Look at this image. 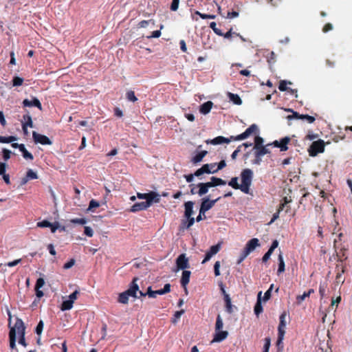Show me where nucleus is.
I'll use <instances>...</instances> for the list:
<instances>
[{
  "mask_svg": "<svg viewBox=\"0 0 352 352\" xmlns=\"http://www.w3.org/2000/svg\"><path fill=\"white\" fill-rule=\"evenodd\" d=\"M290 140L289 137H285L279 141V148L281 151H286L288 149L287 144Z\"/></svg>",
  "mask_w": 352,
  "mask_h": 352,
  "instance_id": "obj_30",
  "label": "nucleus"
},
{
  "mask_svg": "<svg viewBox=\"0 0 352 352\" xmlns=\"http://www.w3.org/2000/svg\"><path fill=\"white\" fill-rule=\"evenodd\" d=\"M9 338H10V346L11 349H14L16 347V333H15V327H11L9 332Z\"/></svg>",
  "mask_w": 352,
  "mask_h": 352,
  "instance_id": "obj_29",
  "label": "nucleus"
},
{
  "mask_svg": "<svg viewBox=\"0 0 352 352\" xmlns=\"http://www.w3.org/2000/svg\"><path fill=\"white\" fill-rule=\"evenodd\" d=\"M44 284H45V281H44L43 278H38L36 280V283L35 289H39V288L42 287Z\"/></svg>",
  "mask_w": 352,
  "mask_h": 352,
  "instance_id": "obj_62",
  "label": "nucleus"
},
{
  "mask_svg": "<svg viewBox=\"0 0 352 352\" xmlns=\"http://www.w3.org/2000/svg\"><path fill=\"white\" fill-rule=\"evenodd\" d=\"M147 294L149 298H156L157 295H163L165 294L163 292V289H158L155 291H153L151 287H148L147 288Z\"/></svg>",
  "mask_w": 352,
  "mask_h": 352,
  "instance_id": "obj_33",
  "label": "nucleus"
},
{
  "mask_svg": "<svg viewBox=\"0 0 352 352\" xmlns=\"http://www.w3.org/2000/svg\"><path fill=\"white\" fill-rule=\"evenodd\" d=\"M274 288V285L272 284L270 288L265 292V302L271 298L272 291Z\"/></svg>",
  "mask_w": 352,
  "mask_h": 352,
  "instance_id": "obj_61",
  "label": "nucleus"
},
{
  "mask_svg": "<svg viewBox=\"0 0 352 352\" xmlns=\"http://www.w3.org/2000/svg\"><path fill=\"white\" fill-rule=\"evenodd\" d=\"M287 84H289L291 85L292 82H287L285 80H281L279 83V86H278V89H280V91H287L289 87H287Z\"/></svg>",
  "mask_w": 352,
  "mask_h": 352,
  "instance_id": "obj_46",
  "label": "nucleus"
},
{
  "mask_svg": "<svg viewBox=\"0 0 352 352\" xmlns=\"http://www.w3.org/2000/svg\"><path fill=\"white\" fill-rule=\"evenodd\" d=\"M258 130L257 126L256 124H252L250 127H248L243 133L236 135V136H231L230 138H227L223 136H218L210 141V143L214 145L221 144L223 143H230L231 140H241L246 139L252 133H256Z\"/></svg>",
  "mask_w": 352,
  "mask_h": 352,
  "instance_id": "obj_2",
  "label": "nucleus"
},
{
  "mask_svg": "<svg viewBox=\"0 0 352 352\" xmlns=\"http://www.w3.org/2000/svg\"><path fill=\"white\" fill-rule=\"evenodd\" d=\"M287 111H290L292 113V115H289L287 116V118L288 120H292V119H302V114H300L299 113L296 112V111H294V110L291 109H287Z\"/></svg>",
  "mask_w": 352,
  "mask_h": 352,
  "instance_id": "obj_40",
  "label": "nucleus"
},
{
  "mask_svg": "<svg viewBox=\"0 0 352 352\" xmlns=\"http://www.w3.org/2000/svg\"><path fill=\"white\" fill-rule=\"evenodd\" d=\"M23 106L25 107H36L39 110H42L41 103L39 101V100L37 99L36 98H33L32 100H30L28 99L23 100Z\"/></svg>",
  "mask_w": 352,
  "mask_h": 352,
  "instance_id": "obj_18",
  "label": "nucleus"
},
{
  "mask_svg": "<svg viewBox=\"0 0 352 352\" xmlns=\"http://www.w3.org/2000/svg\"><path fill=\"white\" fill-rule=\"evenodd\" d=\"M324 151V142L322 140L314 141L311 144L309 148V153L310 156H316L318 153H322Z\"/></svg>",
  "mask_w": 352,
  "mask_h": 352,
  "instance_id": "obj_8",
  "label": "nucleus"
},
{
  "mask_svg": "<svg viewBox=\"0 0 352 352\" xmlns=\"http://www.w3.org/2000/svg\"><path fill=\"white\" fill-rule=\"evenodd\" d=\"M336 243H337V240L335 239L334 240V248L336 249V256L338 257V261L340 262L341 264H343L342 263L343 261L347 258V256H346V249H345L344 248H342L339 251H338L337 247H336Z\"/></svg>",
  "mask_w": 352,
  "mask_h": 352,
  "instance_id": "obj_19",
  "label": "nucleus"
},
{
  "mask_svg": "<svg viewBox=\"0 0 352 352\" xmlns=\"http://www.w3.org/2000/svg\"><path fill=\"white\" fill-rule=\"evenodd\" d=\"M278 268L277 272L279 274L285 271V262L281 254L278 255Z\"/></svg>",
  "mask_w": 352,
  "mask_h": 352,
  "instance_id": "obj_38",
  "label": "nucleus"
},
{
  "mask_svg": "<svg viewBox=\"0 0 352 352\" xmlns=\"http://www.w3.org/2000/svg\"><path fill=\"white\" fill-rule=\"evenodd\" d=\"M208 183L209 184L210 188L226 184V182L225 180L216 177H210V181L208 182Z\"/></svg>",
  "mask_w": 352,
  "mask_h": 352,
  "instance_id": "obj_26",
  "label": "nucleus"
},
{
  "mask_svg": "<svg viewBox=\"0 0 352 352\" xmlns=\"http://www.w3.org/2000/svg\"><path fill=\"white\" fill-rule=\"evenodd\" d=\"M190 274L191 272L190 271L183 270L180 283L182 287H184L185 290H187L186 286L190 282Z\"/></svg>",
  "mask_w": 352,
  "mask_h": 352,
  "instance_id": "obj_23",
  "label": "nucleus"
},
{
  "mask_svg": "<svg viewBox=\"0 0 352 352\" xmlns=\"http://www.w3.org/2000/svg\"><path fill=\"white\" fill-rule=\"evenodd\" d=\"M229 99L235 104L240 105L242 104V100L239 95L229 93L228 94Z\"/></svg>",
  "mask_w": 352,
  "mask_h": 352,
  "instance_id": "obj_35",
  "label": "nucleus"
},
{
  "mask_svg": "<svg viewBox=\"0 0 352 352\" xmlns=\"http://www.w3.org/2000/svg\"><path fill=\"white\" fill-rule=\"evenodd\" d=\"M32 137L35 143H39L43 145H51L52 142L46 135L33 131Z\"/></svg>",
  "mask_w": 352,
  "mask_h": 352,
  "instance_id": "obj_13",
  "label": "nucleus"
},
{
  "mask_svg": "<svg viewBox=\"0 0 352 352\" xmlns=\"http://www.w3.org/2000/svg\"><path fill=\"white\" fill-rule=\"evenodd\" d=\"M328 283L327 280H324V281H320V285H319V294L320 296V298H322L325 296V292L326 289L327 288Z\"/></svg>",
  "mask_w": 352,
  "mask_h": 352,
  "instance_id": "obj_34",
  "label": "nucleus"
},
{
  "mask_svg": "<svg viewBox=\"0 0 352 352\" xmlns=\"http://www.w3.org/2000/svg\"><path fill=\"white\" fill-rule=\"evenodd\" d=\"M52 226V223L48 221L47 220H43L42 221L37 223V226L39 228H50Z\"/></svg>",
  "mask_w": 352,
  "mask_h": 352,
  "instance_id": "obj_50",
  "label": "nucleus"
},
{
  "mask_svg": "<svg viewBox=\"0 0 352 352\" xmlns=\"http://www.w3.org/2000/svg\"><path fill=\"white\" fill-rule=\"evenodd\" d=\"M27 179H37V175L32 170L30 169L28 170L26 174Z\"/></svg>",
  "mask_w": 352,
  "mask_h": 352,
  "instance_id": "obj_49",
  "label": "nucleus"
},
{
  "mask_svg": "<svg viewBox=\"0 0 352 352\" xmlns=\"http://www.w3.org/2000/svg\"><path fill=\"white\" fill-rule=\"evenodd\" d=\"M23 82V78L15 76L12 79V85L13 86H21Z\"/></svg>",
  "mask_w": 352,
  "mask_h": 352,
  "instance_id": "obj_47",
  "label": "nucleus"
},
{
  "mask_svg": "<svg viewBox=\"0 0 352 352\" xmlns=\"http://www.w3.org/2000/svg\"><path fill=\"white\" fill-rule=\"evenodd\" d=\"M73 302L70 300H64L61 305V310H69L73 307Z\"/></svg>",
  "mask_w": 352,
  "mask_h": 352,
  "instance_id": "obj_39",
  "label": "nucleus"
},
{
  "mask_svg": "<svg viewBox=\"0 0 352 352\" xmlns=\"http://www.w3.org/2000/svg\"><path fill=\"white\" fill-rule=\"evenodd\" d=\"M126 98L128 100L135 102L138 100V98L135 95V92L132 90L128 91L126 93Z\"/></svg>",
  "mask_w": 352,
  "mask_h": 352,
  "instance_id": "obj_43",
  "label": "nucleus"
},
{
  "mask_svg": "<svg viewBox=\"0 0 352 352\" xmlns=\"http://www.w3.org/2000/svg\"><path fill=\"white\" fill-rule=\"evenodd\" d=\"M137 197L141 199H146V201H148L150 204L159 203L160 201V195L154 191H151L148 193L138 192Z\"/></svg>",
  "mask_w": 352,
  "mask_h": 352,
  "instance_id": "obj_10",
  "label": "nucleus"
},
{
  "mask_svg": "<svg viewBox=\"0 0 352 352\" xmlns=\"http://www.w3.org/2000/svg\"><path fill=\"white\" fill-rule=\"evenodd\" d=\"M177 270H185L190 267L188 258L186 256L185 254H181L176 259Z\"/></svg>",
  "mask_w": 352,
  "mask_h": 352,
  "instance_id": "obj_11",
  "label": "nucleus"
},
{
  "mask_svg": "<svg viewBox=\"0 0 352 352\" xmlns=\"http://www.w3.org/2000/svg\"><path fill=\"white\" fill-rule=\"evenodd\" d=\"M219 267H220V262L216 261L214 263V275L216 276H218L220 275Z\"/></svg>",
  "mask_w": 352,
  "mask_h": 352,
  "instance_id": "obj_59",
  "label": "nucleus"
},
{
  "mask_svg": "<svg viewBox=\"0 0 352 352\" xmlns=\"http://www.w3.org/2000/svg\"><path fill=\"white\" fill-rule=\"evenodd\" d=\"M221 197H218L217 198H216L214 199L210 200L208 196L204 197L201 199V206H200L201 213L203 214V215H204V214L208 210L211 209L214 206V204L219 200L221 199Z\"/></svg>",
  "mask_w": 352,
  "mask_h": 352,
  "instance_id": "obj_7",
  "label": "nucleus"
},
{
  "mask_svg": "<svg viewBox=\"0 0 352 352\" xmlns=\"http://www.w3.org/2000/svg\"><path fill=\"white\" fill-rule=\"evenodd\" d=\"M16 138L15 136H1L0 135V142L1 143H11L16 140Z\"/></svg>",
  "mask_w": 352,
  "mask_h": 352,
  "instance_id": "obj_41",
  "label": "nucleus"
},
{
  "mask_svg": "<svg viewBox=\"0 0 352 352\" xmlns=\"http://www.w3.org/2000/svg\"><path fill=\"white\" fill-rule=\"evenodd\" d=\"M336 280L337 283H343L344 282V280H341V277L342 274L345 272L346 265L344 264H337L336 265Z\"/></svg>",
  "mask_w": 352,
  "mask_h": 352,
  "instance_id": "obj_20",
  "label": "nucleus"
},
{
  "mask_svg": "<svg viewBox=\"0 0 352 352\" xmlns=\"http://www.w3.org/2000/svg\"><path fill=\"white\" fill-rule=\"evenodd\" d=\"M213 106V102L211 101H207L202 104L199 107V111L202 114H208Z\"/></svg>",
  "mask_w": 352,
  "mask_h": 352,
  "instance_id": "obj_27",
  "label": "nucleus"
},
{
  "mask_svg": "<svg viewBox=\"0 0 352 352\" xmlns=\"http://www.w3.org/2000/svg\"><path fill=\"white\" fill-rule=\"evenodd\" d=\"M264 300V297H262V291L258 293L257 301L254 308L255 315L258 317L259 314L263 311L262 301Z\"/></svg>",
  "mask_w": 352,
  "mask_h": 352,
  "instance_id": "obj_17",
  "label": "nucleus"
},
{
  "mask_svg": "<svg viewBox=\"0 0 352 352\" xmlns=\"http://www.w3.org/2000/svg\"><path fill=\"white\" fill-rule=\"evenodd\" d=\"M22 125L25 126L33 127V122L32 120V117L29 113L23 115V116Z\"/></svg>",
  "mask_w": 352,
  "mask_h": 352,
  "instance_id": "obj_32",
  "label": "nucleus"
},
{
  "mask_svg": "<svg viewBox=\"0 0 352 352\" xmlns=\"http://www.w3.org/2000/svg\"><path fill=\"white\" fill-rule=\"evenodd\" d=\"M3 153V158L5 161L8 160L10 158L11 151L6 148H3L2 151Z\"/></svg>",
  "mask_w": 352,
  "mask_h": 352,
  "instance_id": "obj_53",
  "label": "nucleus"
},
{
  "mask_svg": "<svg viewBox=\"0 0 352 352\" xmlns=\"http://www.w3.org/2000/svg\"><path fill=\"white\" fill-rule=\"evenodd\" d=\"M253 177V173L249 168H245L241 173V184L238 183V177H232L228 182V185L236 190H241L244 193H249Z\"/></svg>",
  "mask_w": 352,
  "mask_h": 352,
  "instance_id": "obj_1",
  "label": "nucleus"
},
{
  "mask_svg": "<svg viewBox=\"0 0 352 352\" xmlns=\"http://www.w3.org/2000/svg\"><path fill=\"white\" fill-rule=\"evenodd\" d=\"M223 323L222 318L220 315H218L216 320V324H215V331L221 330L223 328Z\"/></svg>",
  "mask_w": 352,
  "mask_h": 352,
  "instance_id": "obj_44",
  "label": "nucleus"
},
{
  "mask_svg": "<svg viewBox=\"0 0 352 352\" xmlns=\"http://www.w3.org/2000/svg\"><path fill=\"white\" fill-rule=\"evenodd\" d=\"M210 28L214 31L215 34H217L219 36H223V34L221 32V30L217 28V24L215 22H211L210 23Z\"/></svg>",
  "mask_w": 352,
  "mask_h": 352,
  "instance_id": "obj_45",
  "label": "nucleus"
},
{
  "mask_svg": "<svg viewBox=\"0 0 352 352\" xmlns=\"http://www.w3.org/2000/svg\"><path fill=\"white\" fill-rule=\"evenodd\" d=\"M302 120H306L309 123H313L316 119L314 116L309 115H302Z\"/></svg>",
  "mask_w": 352,
  "mask_h": 352,
  "instance_id": "obj_58",
  "label": "nucleus"
},
{
  "mask_svg": "<svg viewBox=\"0 0 352 352\" xmlns=\"http://www.w3.org/2000/svg\"><path fill=\"white\" fill-rule=\"evenodd\" d=\"M78 294L79 292L78 290L74 291L69 296V300H72L74 302V301L77 298Z\"/></svg>",
  "mask_w": 352,
  "mask_h": 352,
  "instance_id": "obj_64",
  "label": "nucleus"
},
{
  "mask_svg": "<svg viewBox=\"0 0 352 352\" xmlns=\"http://www.w3.org/2000/svg\"><path fill=\"white\" fill-rule=\"evenodd\" d=\"M263 139L261 137L255 138V145L252 149V154L254 158L252 160L253 164H260L262 162V157L264 156V146L263 145Z\"/></svg>",
  "mask_w": 352,
  "mask_h": 352,
  "instance_id": "obj_3",
  "label": "nucleus"
},
{
  "mask_svg": "<svg viewBox=\"0 0 352 352\" xmlns=\"http://www.w3.org/2000/svg\"><path fill=\"white\" fill-rule=\"evenodd\" d=\"M138 279V278H134L130 284L129 288L125 291L128 296L133 298H139L137 295L139 289V286L136 283Z\"/></svg>",
  "mask_w": 352,
  "mask_h": 352,
  "instance_id": "obj_14",
  "label": "nucleus"
},
{
  "mask_svg": "<svg viewBox=\"0 0 352 352\" xmlns=\"http://www.w3.org/2000/svg\"><path fill=\"white\" fill-rule=\"evenodd\" d=\"M43 322L42 320H40L39 322L38 323L36 327V333L38 334V335H41L42 331H43Z\"/></svg>",
  "mask_w": 352,
  "mask_h": 352,
  "instance_id": "obj_54",
  "label": "nucleus"
},
{
  "mask_svg": "<svg viewBox=\"0 0 352 352\" xmlns=\"http://www.w3.org/2000/svg\"><path fill=\"white\" fill-rule=\"evenodd\" d=\"M71 222L73 223L84 225L87 223V220L85 218H76V219H72Z\"/></svg>",
  "mask_w": 352,
  "mask_h": 352,
  "instance_id": "obj_52",
  "label": "nucleus"
},
{
  "mask_svg": "<svg viewBox=\"0 0 352 352\" xmlns=\"http://www.w3.org/2000/svg\"><path fill=\"white\" fill-rule=\"evenodd\" d=\"M280 322L278 327V338L276 340V346L278 352H281L283 349V339L285 333L286 328V314L283 313L279 318Z\"/></svg>",
  "mask_w": 352,
  "mask_h": 352,
  "instance_id": "obj_4",
  "label": "nucleus"
},
{
  "mask_svg": "<svg viewBox=\"0 0 352 352\" xmlns=\"http://www.w3.org/2000/svg\"><path fill=\"white\" fill-rule=\"evenodd\" d=\"M194 217L186 218L185 219H182L181 224L179 226V230H188L195 223Z\"/></svg>",
  "mask_w": 352,
  "mask_h": 352,
  "instance_id": "obj_21",
  "label": "nucleus"
},
{
  "mask_svg": "<svg viewBox=\"0 0 352 352\" xmlns=\"http://www.w3.org/2000/svg\"><path fill=\"white\" fill-rule=\"evenodd\" d=\"M278 241L277 240H274L268 251L265 253V261L269 258L274 249H276L278 247Z\"/></svg>",
  "mask_w": 352,
  "mask_h": 352,
  "instance_id": "obj_37",
  "label": "nucleus"
},
{
  "mask_svg": "<svg viewBox=\"0 0 352 352\" xmlns=\"http://www.w3.org/2000/svg\"><path fill=\"white\" fill-rule=\"evenodd\" d=\"M151 205H152V204H150L148 201L138 202V203L134 204L131 206V208L130 209V212H136L138 211L144 210L147 209Z\"/></svg>",
  "mask_w": 352,
  "mask_h": 352,
  "instance_id": "obj_16",
  "label": "nucleus"
},
{
  "mask_svg": "<svg viewBox=\"0 0 352 352\" xmlns=\"http://www.w3.org/2000/svg\"><path fill=\"white\" fill-rule=\"evenodd\" d=\"M331 30H333L332 24L330 23H327L324 25V27L322 28V32L324 33H327Z\"/></svg>",
  "mask_w": 352,
  "mask_h": 352,
  "instance_id": "obj_63",
  "label": "nucleus"
},
{
  "mask_svg": "<svg viewBox=\"0 0 352 352\" xmlns=\"http://www.w3.org/2000/svg\"><path fill=\"white\" fill-rule=\"evenodd\" d=\"M129 297L125 292L119 294L118 296V302L122 304H127L129 302Z\"/></svg>",
  "mask_w": 352,
  "mask_h": 352,
  "instance_id": "obj_42",
  "label": "nucleus"
},
{
  "mask_svg": "<svg viewBox=\"0 0 352 352\" xmlns=\"http://www.w3.org/2000/svg\"><path fill=\"white\" fill-rule=\"evenodd\" d=\"M19 151L22 153L23 157L25 160H32L34 159L32 154L27 151L24 144H23V146H21V148Z\"/></svg>",
  "mask_w": 352,
  "mask_h": 352,
  "instance_id": "obj_36",
  "label": "nucleus"
},
{
  "mask_svg": "<svg viewBox=\"0 0 352 352\" xmlns=\"http://www.w3.org/2000/svg\"><path fill=\"white\" fill-rule=\"evenodd\" d=\"M193 206L194 202L192 201H188L185 202L184 204V217L185 218H189L192 217V215L193 214Z\"/></svg>",
  "mask_w": 352,
  "mask_h": 352,
  "instance_id": "obj_25",
  "label": "nucleus"
},
{
  "mask_svg": "<svg viewBox=\"0 0 352 352\" xmlns=\"http://www.w3.org/2000/svg\"><path fill=\"white\" fill-rule=\"evenodd\" d=\"M221 290L224 296V300L226 302V311L231 314L232 313V306L231 303V299L228 294H226V290L224 289L223 285L221 287Z\"/></svg>",
  "mask_w": 352,
  "mask_h": 352,
  "instance_id": "obj_24",
  "label": "nucleus"
},
{
  "mask_svg": "<svg viewBox=\"0 0 352 352\" xmlns=\"http://www.w3.org/2000/svg\"><path fill=\"white\" fill-rule=\"evenodd\" d=\"M228 336V332L227 331H215V334L214 336V338L212 340V342H220L224 340Z\"/></svg>",
  "mask_w": 352,
  "mask_h": 352,
  "instance_id": "obj_22",
  "label": "nucleus"
},
{
  "mask_svg": "<svg viewBox=\"0 0 352 352\" xmlns=\"http://www.w3.org/2000/svg\"><path fill=\"white\" fill-rule=\"evenodd\" d=\"M179 0H173L170 9L172 11H176L178 9Z\"/></svg>",
  "mask_w": 352,
  "mask_h": 352,
  "instance_id": "obj_56",
  "label": "nucleus"
},
{
  "mask_svg": "<svg viewBox=\"0 0 352 352\" xmlns=\"http://www.w3.org/2000/svg\"><path fill=\"white\" fill-rule=\"evenodd\" d=\"M14 327H15V331L17 330L18 333L20 335L19 340V344L26 346L27 344L25 339V327L23 320L21 319L17 318Z\"/></svg>",
  "mask_w": 352,
  "mask_h": 352,
  "instance_id": "obj_9",
  "label": "nucleus"
},
{
  "mask_svg": "<svg viewBox=\"0 0 352 352\" xmlns=\"http://www.w3.org/2000/svg\"><path fill=\"white\" fill-rule=\"evenodd\" d=\"M84 233L89 237L93 236L94 231L92 228L89 226H85L84 228Z\"/></svg>",
  "mask_w": 352,
  "mask_h": 352,
  "instance_id": "obj_55",
  "label": "nucleus"
},
{
  "mask_svg": "<svg viewBox=\"0 0 352 352\" xmlns=\"http://www.w3.org/2000/svg\"><path fill=\"white\" fill-rule=\"evenodd\" d=\"M75 264V260L74 258L70 259L68 262L65 263L63 265L65 270H67L73 267Z\"/></svg>",
  "mask_w": 352,
  "mask_h": 352,
  "instance_id": "obj_57",
  "label": "nucleus"
},
{
  "mask_svg": "<svg viewBox=\"0 0 352 352\" xmlns=\"http://www.w3.org/2000/svg\"><path fill=\"white\" fill-rule=\"evenodd\" d=\"M260 243L258 239L254 238L250 240L246 245L244 250H243L242 253L241 254V256L238 260V263H241L247 256L248 255L254 250V249L259 246Z\"/></svg>",
  "mask_w": 352,
  "mask_h": 352,
  "instance_id": "obj_5",
  "label": "nucleus"
},
{
  "mask_svg": "<svg viewBox=\"0 0 352 352\" xmlns=\"http://www.w3.org/2000/svg\"><path fill=\"white\" fill-rule=\"evenodd\" d=\"M307 297H309V296L306 292H305L302 295H298L296 297V300H297L298 304H300L301 302L303 301L305 299V298H307Z\"/></svg>",
  "mask_w": 352,
  "mask_h": 352,
  "instance_id": "obj_60",
  "label": "nucleus"
},
{
  "mask_svg": "<svg viewBox=\"0 0 352 352\" xmlns=\"http://www.w3.org/2000/svg\"><path fill=\"white\" fill-rule=\"evenodd\" d=\"M292 201V199L291 197H283L282 202L279 205L277 212L273 214L272 219L267 224L270 225V224L272 223L276 219H277L279 217L280 212L281 210H284L285 208H286L285 212L287 213L291 209L290 206H288V204L291 203Z\"/></svg>",
  "mask_w": 352,
  "mask_h": 352,
  "instance_id": "obj_6",
  "label": "nucleus"
},
{
  "mask_svg": "<svg viewBox=\"0 0 352 352\" xmlns=\"http://www.w3.org/2000/svg\"><path fill=\"white\" fill-rule=\"evenodd\" d=\"M216 163L204 164L200 168L195 172V177H199L204 173L210 174L217 173V170H211L210 167H215Z\"/></svg>",
  "mask_w": 352,
  "mask_h": 352,
  "instance_id": "obj_12",
  "label": "nucleus"
},
{
  "mask_svg": "<svg viewBox=\"0 0 352 352\" xmlns=\"http://www.w3.org/2000/svg\"><path fill=\"white\" fill-rule=\"evenodd\" d=\"M208 152L206 151H202L197 153L192 158V162L193 164H197L202 161L203 158L207 155Z\"/></svg>",
  "mask_w": 352,
  "mask_h": 352,
  "instance_id": "obj_31",
  "label": "nucleus"
},
{
  "mask_svg": "<svg viewBox=\"0 0 352 352\" xmlns=\"http://www.w3.org/2000/svg\"><path fill=\"white\" fill-rule=\"evenodd\" d=\"M150 23H152L153 25H154V21L153 20H143V21H141L139 23H138V27L139 28H145L148 26V25Z\"/></svg>",
  "mask_w": 352,
  "mask_h": 352,
  "instance_id": "obj_48",
  "label": "nucleus"
},
{
  "mask_svg": "<svg viewBox=\"0 0 352 352\" xmlns=\"http://www.w3.org/2000/svg\"><path fill=\"white\" fill-rule=\"evenodd\" d=\"M99 206H100V204H99L98 201H97L94 199H91L89 202V210H91L94 208H98Z\"/></svg>",
  "mask_w": 352,
  "mask_h": 352,
  "instance_id": "obj_51",
  "label": "nucleus"
},
{
  "mask_svg": "<svg viewBox=\"0 0 352 352\" xmlns=\"http://www.w3.org/2000/svg\"><path fill=\"white\" fill-rule=\"evenodd\" d=\"M197 187L199 188V190L197 191V194L201 197L206 195L208 192V189L210 188L209 184L208 182L206 183H199L197 184Z\"/></svg>",
  "mask_w": 352,
  "mask_h": 352,
  "instance_id": "obj_28",
  "label": "nucleus"
},
{
  "mask_svg": "<svg viewBox=\"0 0 352 352\" xmlns=\"http://www.w3.org/2000/svg\"><path fill=\"white\" fill-rule=\"evenodd\" d=\"M221 249V244L218 243L217 245H212L210 247V250L206 252L205 255V258L202 261V263H205L208 261L211 257L217 254Z\"/></svg>",
  "mask_w": 352,
  "mask_h": 352,
  "instance_id": "obj_15",
  "label": "nucleus"
}]
</instances>
